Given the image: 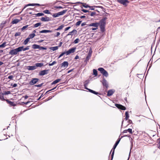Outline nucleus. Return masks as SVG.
Segmentation results:
<instances>
[{"mask_svg":"<svg viewBox=\"0 0 160 160\" xmlns=\"http://www.w3.org/2000/svg\"><path fill=\"white\" fill-rule=\"evenodd\" d=\"M107 19L106 17H104L101 19L99 22H93L88 25V26H93L95 27H98L99 26L100 31L102 32L105 31V26L106 25L105 21Z\"/></svg>","mask_w":160,"mask_h":160,"instance_id":"f257e3e1","label":"nucleus"},{"mask_svg":"<svg viewBox=\"0 0 160 160\" xmlns=\"http://www.w3.org/2000/svg\"><path fill=\"white\" fill-rule=\"evenodd\" d=\"M89 80H87L85 81V82H84L83 85L85 89L88 90V91L91 93H93L94 94L98 95V94L100 95V94L98 92H96L93 90L89 88H88L87 87V86L89 83Z\"/></svg>","mask_w":160,"mask_h":160,"instance_id":"f03ea898","label":"nucleus"},{"mask_svg":"<svg viewBox=\"0 0 160 160\" xmlns=\"http://www.w3.org/2000/svg\"><path fill=\"white\" fill-rule=\"evenodd\" d=\"M21 50V49L19 47L17 48L12 49L9 51V54L12 55H16L18 52H20V50Z\"/></svg>","mask_w":160,"mask_h":160,"instance_id":"7ed1b4c3","label":"nucleus"},{"mask_svg":"<svg viewBox=\"0 0 160 160\" xmlns=\"http://www.w3.org/2000/svg\"><path fill=\"white\" fill-rule=\"evenodd\" d=\"M67 10H64L63 11L59 12L57 13H54L52 15L53 18H57L59 17L60 16L62 15L65 14L67 12Z\"/></svg>","mask_w":160,"mask_h":160,"instance_id":"20e7f679","label":"nucleus"},{"mask_svg":"<svg viewBox=\"0 0 160 160\" xmlns=\"http://www.w3.org/2000/svg\"><path fill=\"white\" fill-rule=\"evenodd\" d=\"M120 139H121L118 138L117 140V141H116L115 143V144H114V145L113 146V147L112 148V149H113V151H112V154L111 155V160H112L113 158V156H114V151H115L114 150L116 148V147H117V146L118 145V144L119 143L120 140Z\"/></svg>","mask_w":160,"mask_h":160,"instance_id":"39448f33","label":"nucleus"},{"mask_svg":"<svg viewBox=\"0 0 160 160\" xmlns=\"http://www.w3.org/2000/svg\"><path fill=\"white\" fill-rule=\"evenodd\" d=\"M98 70L104 76L107 77L108 76V72L102 68H99Z\"/></svg>","mask_w":160,"mask_h":160,"instance_id":"423d86ee","label":"nucleus"},{"mask_svg":"<svg viewBox=\"0 0 160 160\" xmlns=\"http://www.w3.org/2000/svg\"><path fill=\"white\" fill-rule=\"evenodd\" d=\"M117 2L125 6H127L128 4L129 3V1L128 0H116Z\"/></svg>","mask_w":160,"mask_h":160,"instance_id":"0eeeda50","label":"nucleus"},{"mask_svg":"<svg viewBox=\"0 0 160 160\" xmlns=\"http://www.w3.org/2000/svg\"><path fill=\"white\" fill-rule=\"evenodd\" d=\"M92 53V50H89L88 52L86 58L84 61V62L86 63H87L88 62L90 58H91V56Z\"/></svg>","mask_w":160,"mask_h":160,"instance_id":"6e6552de","label":"nucleus"},{"mask_svg":"<svg viewBox=\"0 0 160 160\" xmlns=\"http://www.w3.org/2000/svg\"><path fill=\"white\" fill-rule=\"evenodd\" d=\"M39 80V79L37 78H33L29 82V84L31 85H33L36 84Z\"/></svg>","mask_w":160,"mask_h":160,"instance_id":"1a4fd4ad","label":"nucleus"},{"mask_svg":"<svg viewBox=\"0 0 160 160\" xmlns=\"http://www.w3.org/2000/svg\"><path fill=\"white\" fill-rule=\"evenodd\" d=\"M102 82L104 87H105L107 89L108 88V83L104 77L102 78Z\"/></svg>","mask_w":160,"mask_h":160,"instance_id":"9d476101","label":"nucleus"},{"mask_svg":"<svg viewBox=\"0 0 160 160\" xmlns=\"http://www.w3.org/2000/svg\"><path fill=\"white\" fill-rule=\"evenodd\" d=\"M49 69H45L41 71L39 73V76H43L48 74L49 71Z\"/></svg>","mask_w":160,"mask_h":160,"instance_id":"9b49d317","label":"nucleus"},{"mask_svg":"<svg viewBox=\"0 0 160 160\" xmlns=\"http://www.w3.org/2000/svg\"><path fill=\"white\" fill-rule=\"evenodd\" d=\"M76 49V48L73 47L69 49L68 51H65L66 52V54L68 55L71 53L74 52Z\"/></svg>","mask_w":160,"mask_h":160,"instance_id":"f8f14e48","label":"nucleus"},{"mask_svg":"<svg viewBox=\"0 0 160 160\" xmlns=\"http://www.w3.org/2000/svg\"><path fill=\"white\" fill-rule=\"evenodd\" d=\"M41 20L43 22H48L51 20L49 17H47L46 16L44 17L41 18Z\"/></svg>","mask_w":160,"mask_h":160,"instance_id":"ddd939ff","label":"nucleus"},{"mask_svg":"<svg viewBox=\"0 0 160 160\" xmlns=\"http://www.w3.org/2000/svg\"><path fill=\"white\" fill-rule=\"evenodd\" d=\"M68 65V63L67 61H64L62 63V67L67 68Z\"/></svg>","mask_w":160,"mask_h":160,"instance_id":"4468645a","label":"nucleus"},{"mask_svg":"<svg viewBox=\"0 0 160 160\" xmlns=\"http://www.w3.org/2000/svg\"><path fill=\"white\" fill-rule=\"evenodd\" d=\"M30 46H27L25 48H24L23 46L19 47V48H21V50H20V51H25L27 50H29V49Z\"/></svg>","mask_w":160,"mask_h":160,"instance_id":"2eb2a0df","label":"nucleus"},{"mask_svg":"<svg viewBox=\"0 0 160 160\" xmlns=\"http://www.w3.org/2000/svg\"><path fill=\"white\" fill-rule=\"evenodd\" d=\"M36 66H28V69L29 70H33L36 69Z\"/></svg>","mask_w":160,"mask_h":160,"instance_id":"dca6fc26","label":"nucleus"},{"mask_svg":"<svg viewBox=\"0 0 160 160\" xmlns=\"http://www.w3.org/2000/svg\"><path fill=\"white\" fill-rule=\"evenodd\" d=\"M52 32V30H43L39 32V33H46L48 32Z\"/></svg>","mask_w":160,"mask_h":160,"instance_id":"f3484780","label":"nucleus"},{"mask_svg":"<svg viewBox=\"0 0 160 160\" xmlns=\"http://www.w3.org/2000/svg\"><path fill=\"white\" fill-rule=\"evenodd\" d=\"M6 23V21H3L2 23L0 24V30L1 31L4 28V26Z\"/></svg>","mask_w":160,"mask_h":160,"instance_id":"a211bd4d","label":"nucleus"},{"mask_svg":"<svg viewBox=\"0 0 160 160\" xmlns=\"http://www.w3.org/2000/svg\"><path fill=\"white\" fill-rule=\"evenodd\" d=\"M77 33V31L76 29H73L72 31L69 32V33L67 35V36L69 35H72L73 33L76 34Z\"/></svg>","mask_w":160,"mask_h":160,"instance_id":"6ab92c4d","label":"nucleus"},{"mask_svg":"<svg viewBox=\"0 0 160 160\" xmlns=\"http://www.w3.org/2000/svg\"><path fill=\"white\" fill-rule=\"evenodd\" d=\"M95 7H96V8L98 7V8H103V7L102 6H89V8H90V10H95Z\"/></svg>","mask_w":160,"mask_h":160,"instance_id":"aec40b11","label":"nucleus"},{"mask_svg":"<svg viewBox=\"0 0 160 160\" xmlns=\"http://www.w3.org/2000/svg\"><path fill=\"white\" fill-rule=\"evenodd\" d=\"M114 93V92L112 90H109L107 92V96H110L112 95Z\"/></svg>","mask_w":160,"mask_h":160,"instance_id":"412c9836","label":"nucleus"},{"mask_svg":"<svg viewBox=\"0 0 160 160\" xmlns=\"http://www.w3.org/2000/svg\"><path fill=\"white\" fill-rule=\"evenodd\" d=\"M6 101L8 104L11 106H16V104L14 102L10 101L8 99H7Z\"/></svg>","mask_w":160,"mask_h":160,"instance_id":"4be33fe9","label":"nucleus"},{"mask_svg":"<svg viewBox=\"0 0 160 160\" xmlns=\"http://www.w3.org/2000/svg\"><path fill=\"white\" fill-rule=\"evenodd\" d=\"M127 132H129L130 133H132V129L131 128H128V129L124 130L122 133H127Z\"/></svg>","mask_w":160,"mask_h":160,"instance_id":"5701e85b","label":"nucleus"},{"mask_svg":"<svg viewBox=\"0 0 160 160\" xmlns=\"http://www.w3.org/2000/svg\"><path fill=\"white\" fill-rule=\"evenodd\" d=\"M20 21V20L18 19H15L12 20V24H17Z\"/></svg>","mask_w":160,"mask_h":160,"instance_id":"b1692460","label":"nucleus"},{"mask_svg":"<svg viewBox=\"0 0 160 160\" xmlns=\"http://www.w3.org/2000/svg\"><path fill=\"white\" fill-rule=\"evenodd\" d=\"M61 80V79H58L53 81L51 84V85H53L54 84H56L58 82Z\"/></svg>","mask_w":160,"mask_h":160,"instance_id":"393cba45","label":"nucleus"},{"mask_svg":"<svg viewBox=\"0 0 160 160\" xmlns=\"http://www.w3.org/2000/svg\"><path fill=\"white\" fill-rule=\"evenodd\" d=\"M125 119L126 121H127L128 120V118H129V116L128 114V112L127 111L125 112Z\"/></svg>","mask_w":160,"mask_h":160,"instance_id":"a878e982","label":"nucleus"},{"mask_svg":"<svg viewBox=\"0 0 160 160\" xmlns=\"http://www.w3.org/2000/svg\"><path fill=\"white\" fill-rule=\"evenodd\" d=\"M35 65L36 67H41L43 66V63H36L35 64Z\"/></svg>","mask_w":160,"mask_h":160,"instance_id":"bb28decb","label":"nucleus"},{"mask_svg":"<svg viewBox=\"0 0 160 160\" xmlns=\"http://www.w3.org/2000/svg\"><path fill=\"white\" fill-rule=\"evenodd\" d=\"M35 36V34L34 33H32L31 34H30L28 38L30 39H32Z\"/></svg>","mask_w":160,"mask_h":160,"instance_id":"cd10ccee","label":"nucleus"},{"mask_svg":"<svg viewBox=\"0 0 160 160\" xmlns=\"http://www.w3.org/2000/svg\"><path fill=\"white\" fill-rule=\"evenodd\" d=\"M39 48V45L36 44H34L32 45V48L33 49H38Z\"/></svg>","mask_w":160,"mask_h":160,"instance_id":"c85d7f7f","label":"nucleus"},{"mask_svg":"<svg viewBox=\"0 0 160 160\" xmlns=\"http://www.w3.org/2000/svg\"><path fill=\"white\" fill-rule=\"evenodd\" d=\"M30 39L28 37L24 41L23 44L25 45L27 44L29 41Z\"/></svg>","mask_w":160,"mask_h":160,"instance_id":"c756f323","label":"nucleus"},{"mask_svg":"<svg viewBox=\"0 0 160 160\" xmlns=\"http://www.w3.org/2000/svg\"><path fill=\"white\" fill-rule=\"evenodd\" d=\"M50 50L54 51L57 50L58 49V46H55L51 47L50 48Z\"/></svg>","mask_w":160,"mask_h":160,"instance_id":"7c9ffc66","label":"nucleus"},{"mask_svg":"<svg viewBox=\"0 0 160 160\" xmlns=\"http://www.w3.org/2000/svg\"><path fill=\"white\" fill-rule=\"evenodd\" d=\"M3 93L2 92H0V99L2 100H5V99L3 97Z\"/></svg>","mask_w":160,"mask_h":160,"instance_id":"2f4dec72","label":"nucleus"},{"mask_svg":"<svg viewBox=\"0 0 160 160\" xmlns=\"http://www.w3.org/2000/svg\"><path fill=\"white\" fill-rule=\"evenodd\" d=\"M64 27V25L62 24L59 26L58 28L55 29V30L58 31L62 29Z\"/></svg>","mask_w":160,"mask_h":160,"instance_id":"473e14b6","label":"nucleus"},{"mask_svg":"<svg viewBox=\"0 0 160 160\" xmlns=\"http://www.w3.org/2000/svg\"><path fill=\"white\" fill-rule=\"evenodd\" d=\"M34 14H35L36 16L37 17H40L44 15V14L42 12H39L36 14H33V15Z\"/></svg>","mask_w":160,"mask_h":160,"instance_id":"72a5a7b5","label":"nucleus"},{"mask_svg":"<svg viewBox=\"0 0 160 160\" xmlns=\"http://www.w3.org/2000/svg\"><path fill=\"white\" fill-rule=\"evenodd\" d=\"M93 75L95 76H97L98 75V72L97 70L95 69H93Z\"/></svg>","mask_w":160,"mask_h":160,"instance_id":"f704fd0d","label":"nucleus"},{"mask_svg":"<svg viewBox=\"0 0 160 160\" xmlns=\"http://www.w3.org/2000/svg\"><path fill=\"white\" fill-rule=\"evenodd\" d=\"M43 12L45 14H50L51 15H52V13H51L48 10H44Z\"/></svg>","mask_w":160,"mask_h":160,"instance_id":"c9c22d12","label":"nucleus"},{"mask_svg":"<svg viewBox=\"0 0 160 160\" xmlns=\"http://www.w3.org/2000/svg\"><path fill=\"white\" fill-rule=\"evenodd\" d=\"M89 13H90V15L91 16H93L96 14V13L95 12H91L89 11Z\"/></svg>","mask_w":160,"mask_h":160,"instance_id":"e433bc0d","label":"nucleus"},{"mask_svg":"<svg viewBox=\"0 0 160 160\" xmlns=\"http://www.w3.org/2000/svg\"><path fill=\"white\" fill-rule=\"evenodd\" d=\"M6 42H4L2 44L0 45V48L4 47L6 45Z\"/></svg>","mask_w":160,"mask_h":160,"instance_id":"4c0bfd02","label":"nucleus"},{"mask_svg":"<svg viewBox=\"0 0 160 160\" xmlns=\"http://www.w3.org/2000/svg\"><path fill=\"white\" fill-rule=\"evenodd\" d=\"M82 6L84 7L85 8H89L90 6H89L88 5L86 4V3H83L82 4Z\"/></svg>","mask_w":160,"mask_h":160,"instance_id":"58836bf2","label":"nucleus"},{"mask_svg":"<svg viewBox=\"0 0 160 160\" xmlns=\"http://www.w3.org/2000/svg\"><path fill=\"white\" fill-rule=\"evenodd\" d=\"M115 106L116 107H117L118 109H121V104H115Z\"/></svg>","mask_w":160,"mask_h":160,"instance_id":"ea45409f","label":"nucleus"},{"mask_svg":"<svg viewBox=\"0 0 160 160\" xmlns=\"http://www.w3.org/2000/svg\"><path fill=\"white\" fill-rule=\"evenodd\" d=\"M28 25H25V26H23L22 28H21V30L22 31H23L24 30H25V29H26L27 28H28Z\"/></svg>","mask_w":160,"mask_h":160,"instance_id":"a19ab883","label":"nucleus"},{"mask_svg":"<svg viewBox=\"0 0 160 160\" xmlns=\"http://www.w3.org/2000/svg\"><path fill=\"white\" fill-rule=\"evenodd\" d=\"M41 25V23L38 22L37 23L34 25V27L35 28H37L40 26Z\"/></svg>","mask_w":160,"mask_h":160,"instance_id":"79ce46f5","label":"nucleus"},{"mask_svg":"<svg viewBox=\"0 0 160 160\" xmlns=\"http://www.w3.org/2000/svg\"><path fill=\"white\" fill-rule=\"evenodd\" d=\"M65 54H66V51L64 52H62L59 56L58 58H59L62 56H63V55H64Z\"/></svg>","mask_w":160,"mask_h":160,"instance_id":"37998d69","label":"nucleus"},{"mask_svg":"<svg viewBox=\"0 0 160 160\" xmlns=\"http://www.w3.org/2000/svg\"><path fill=\"white\" fill-rule=\"evenodd\" d=\"M54 8H56V9H59V8L62 9L64 8L63 7H62V6H54Z\"/></svg>","mask_w":160,"mask_h":160,"instance_id":"c03bdc74","label":"nucleus"},{"mask_svg":"<svg viewBox=\"0 0 160 160\" xmlns=\"http://www.w3.org/2000/svg\"><path fill=\"white\" fill-rule=\"evenodd\" d=\"M56 63H57V62L56 61H53L52 63H49L48 64V65L49 66H52L54 65V64Z\"/></svg>","mask_w":160,"mask_h":160,"instance_id":"a18cd8bd","label":"nucleus"},{"mask_svg":"<svg viewBox=\"0 0 160 160\" xmlns=\"http://www.w3.org/2000/svg\"><path fill=\"white\" fill-rule=\"evenodd\" d=\"M82 21H78V22H76V25L77 26H79L81 22H82Z\"/></svg>","mask_w":160,"mask_h":160,"instance_id":"49530a36","label":"nucleus"},{"mask_svg":"<svg viewBox=\"0 0 160 160\" xmlns=\"http://www.w3.org/2000/svg\"><path fill=\"white\" fill-rule=\"evenodd\" d=\"M38 49H39L40 50H46L47 48L46 47H41L39 46V48Z\"/></svg>","mask_w":160,"mask_h":160,"instance_id":"de8ad7c7","label":"nucleus"},{"mask_svg":"<svg viewBox=\"0 0 160 160\" xmlns=\"http://www.w3.org/2000/svg\"><path fill=\"white\" fill-rule=\"evenodd\" d=\"M20 35H21V32H17L16 33H15L14 36L15 37H17L18 36H19Z\"/></svg>","mask_w":160,"mask_h":160,"instance_id":"09e8293b","label":"nucleus"},{"mask_svg":"<svg viewBox=\"0 0 160 160\" xmlns=\"http://www.w3.org/2000/svg\"><path fill=\"white\" fill-rule=\"evenodd\" d=\"M11 93V92L10 91H7L4 92V94L5 95H8L10 94Z\"/></svg>","mask_w":160,"mask_h":160,"instance_id":"8fccbe9b","label":"nucleus"},{"mask_svg":"<svg viewBox=\"0 0 160 160\" xmlns=\"http://www.w3.org/2000/svg\"><path fill=\"white\" fill-rule=\"evenodd\" d=\"M121 110H125L126 109V108L124 107V106L122 105H121Z\"/></svg>","mask_w":160,"mask_h":160,"instance_id":"3c124183","label":"nucleus"},{"mask_svg":"<svg viewBox=\"0 0 160 160\" xmlns=\"http://www.w3.org/2000/svg\"><path fill=\"white\" fill-rule=\"evenodd\" d=\"M81 11H82L83 12H85V13H86L87 12H89V11H88V10H87L84 9H82L81 10Z\"/></svg>","mask_w":160,"mask_h":160,"instance_id":"603ef678","label":"nucleus"},{"mask_svg":"<svg viewBox=\"0 0 160 160\" xmlns=\"http://www.w3.org/2000/svg\"><path fill=\"white\" fill-rule=\"evenodd\" d=\"M79 39L78 38H77L74 41V42L75 43H77L79 41Z\"/></svg>","mask_w":160,"mask_h":160,"instance_id":"864d4df0","label":"nucleus"},{"mask_svg":"<svg viewBox=\"0 0 160 160\" xmlns=\"http://www.w3.org/2000/svg\"><path fill=\"white\" fill-rule=\"evenodd\" d=\"M43 84V83H42L41 84H38L37 85H36L35 86L36 87H41L42 85Z\"/></svg>","mask_w":160,"mask_h":160,"instance_id":"5fc2aeb1","label":"nucleus"},{"mask_svg":"<svg viewBox=\"0 0 160 160\" xmlns=\"http://www.w3.org/2000/svg\"><path fill=\"white\" fill-rule=\"evenodd\" d=\"M57 88V86L54 87V88H52V89H50V90H49L48 91H47V92H49L50 91H51L52 90H54L56 88Z\"/></svg>","mask_w":160,"mask_h":160,"instance_id":"6e6d98bb","label":"nucleus"},{"mask_svg":"<svg viewBox=\"0 0 160 160\" xmlns=\"http://www.w3.org/2000/svg\"><path fill=\"white\" fill-rule=\"evenodd\" d=\"M31 3H29V4L26 5L25 6L24 8V9L26 7H27L28 6H31Z\"/></svg>","mask_w":160,"mask_h":160,"instance_id":"4d7b16f0","label":"nucleus"},{"mask_svg":"<svg viewBox=\"0 0 160 160\" xmlns=\"http://www.w3.org/2000/svg\"><path fill=\"white\" fill-rule=\"evenodd\" d=\"M13 78V76L12 75H10L8 77V78L10 79H12V78Z\"/></svg>","mask_w":160,"mask_h":160,"instance_id":"13d9d810","label":"nucleus"},{"mask_svg":"<svg viewBox=\"0 0 160 160\" xmlns=\"http://www.w3.org/2000/svg\"><path fill=\"white\" fill-rule=\"evenodd\" d=\"M12 86V88H13L17 86V85L16 83H14L13 85H11Z\"/></svg>","mask_w":160,"mask_h":160,"instance_id":"bf43d9fd","label":"nucleus"},{"mask_svg":"<svg viewBox=\"0 0 160 160\" xmlns=\"http://www.w3.org/2000/svg\"><path fill=\"white\" fill-rule=\"evenodd\" d=\"M71 28L70 27H68L66 28L65 29V31L68 30Z\"/></svg>","mask_w":160,"mask_h":160,"instance_id":"052dcab7","label":"nucleus"},{"mask_svg":"<svg viewBox=\"0 0 160 160\" xmlns=\"http://www.w3.org/2000/svg\"><path fill=\"white\" fill-rule=\"evenodd\" d=\"M128 123H129V124H131V123H132V121L131 120H130V119H129L128 121Z\"/></svg>","mask_w":160,"mask_h":160,"instance_id":"680f3d73","label":"nucleus"},{"mask_svg":"<svg viewBox=\"0 0 160 160\" xmlns=\"http://www.w3.org/2000/svg\"><path fill=\"white\" fill-rule=\"evenodd\" d=\"M35 6H44V5H40L38 3H35Z\"/></svg>","mask_w":160,"mask_h":160,"instance_id":"e2e57ef3","label":"nucleus"},{"mask_svg":"<svg viewBox=\"0 0 160 160\" xmlns=\"http://www.w3.org/2000/svg\"><path fill=\"white\" fill-rule=\"evenodd\" d=\"M60 33L59 32H57V34L56 35H55V37H58V36L59 35H60Z\"/></svg>","mask_w":160,"mask_h":160,"instance_id":"0e129e2a","label":"nucleus"},{"mask_svg":"<svg viewBox=\"0 0 160 160\" xmlns=\"http://www.w3.org/2000/svg\"><path fill=\"white\" fill-rule=\"evenodd\" d=\"M62 44V42H60L59 43V44L58 46V47H60L61 46Z\"/></svg>","mask_w":160,"mask_h":160,"instance_id":"69168bd1","label":"nucleus"},{"mask_svg":"<svg viewBox=\"0 0 160 160\" xmlns=\"http://www.w3.org/2000/svg\"><path fill=\"white\" fill-rule=\"evenodd\" d=\"M98 29V27L93 28H92V31H94L97 30Z\"/></svg>","mask_w":160,"mask_h":160,"instance_id":"338daca9","label":"nucleus"},{"mask_svg":"<svg viewBox=\"0 0 160 160\" xmlns=\"http://www.w3.org/2000/svg\"><path fill=\"white\" fill-rule=\"evenodd\" d=\"M86 25V22H83L81 24V26H84Z\"/></svg>","mask_w":160,"mask_h":160,"instance_id":"774afa93","label":"nucleus"}]
</instances>
